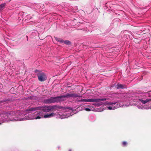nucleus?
Instances as JSON below:
<instances>
[{"mask_svg": "<svg viewBox=\"0 0 151 151\" xmlns=\"http://www.w3.org/2000/svg\"><path fill=\"white\" fill-rule=\"evenodd\" d=\"M14 118H12L11 116H9L11 118V119L14 121H25L28 120L35 119L34 113L29 114L28 115L24 116L26 114L24 113H22L19 111H13L12 114Z\"/></svg>", "mask_w": 151, "mask_h": 151, "instance_id": "f257e3e1", "label": "nucleus"}, {"mask_svg": "<svg viewBox=\"0 0 151 151\" xmlns=\"http://www.w3.org/2000/svg\"><path fill=\"white\" fill-rule=\"evenodd\" d=\"M78 97L79 99L82 98V96L76 93H67L65 95L58 96L52 97L49 99H46L44 102L47 104H50L56 102H59L64 101L65 98Z\"/></svg>", "mask_w": 151, "mask_h": 151, "instance_id": "f03ea898", "label": "nucleus"}, {"mask_svg": "<svg viewBox=\"0 0 151 151\" xmlns=\"http://www.w3.org/2000/svg\"><path fill=\"white\" fill-rule=\"evenodd\" d=\"M13 111L10 112L9 113H4L3 112H0V125L4 122H8L9 120L14 121L11 119L9 116H11L12 118H14V117L12 114Z\"/></svg>", "mask_w": 151, "mask_h": 151, "instance_id": "7ed1b4c3", "label": "nucleus"}, {"mask_svg": "<svg viewBox=\"0 0 151 151\" xmlns=\"http://www.w3.org/2000/svg\"><path fill=\"white\" fill-rule=\"evenodd\" d=\"M138 101H137L136 105L137 107L139 109H146L145 107L142 105L140 103L143 104H145L148 103L151 101V99L150 98H147L146 97H143L141 99H139Z\"/></svg>", "mask_w": 151, "mask_h": 151, "instance_id": "20e7f679", "label": "nucleus"}, {"mask_svg": "<svg viewBox=\"0 0 151 151\" xmlns=\"http://www.w3.org/2000/svg\"><path fill=\"white\" fill-rule=\"evenodd\" d=\"M107 104L109 105V106L107 107V108L109 110H113L116 109L119 107L123 106L124 104L119 102L112 103L109 102L106 103Z\"/></svg>", "mask_w": 151, "mask_h": 151, "instance_id": "39448f33", "label": "nucleus"}, {"mask_svg": "<svg viewBox=\"0 0 151 151\" xmlns=\"http://www.w3.org/2000/svg\"><path fill=\"white\" fill-rule=\"evenodd\" d=\"M66 114L65 113L62 116H60L59 115V116H58V114L55 113H52L49 114H46L44 115V116H43V117H44V118H47L56 116L57 118H59L60 119H63L67 118L70 116V115L67 116L66 115Z\"/></svg>", "mask_w": 151, "mask_h": 151, "instance_id": "423d86ee", "label": "nucleus"}, {"mask_svg": "<svg viewBox=\"0 0 151 151\" xmlns=\"http://www.w3.org/2000/svg\"><path fill=\"white\" fill-rule=\"evenodd\" d=\"M107 99L106 98H103L101 99H78L76 100L79 102H99L101 101H105Z\"/></svg>", "mask_w": 151, "mask_h": 151, "instance_id": "0eeeda50", "label": "nucleus"}, {"mask_svg": "<svg viewBox=\"0 0 151 151\" xmlns=\"http://www.w3.org/2000/svg\"><path fill=\"white\" fill-rule=\"evenodd\" d=\"M39 108L38 107H29L27 108L26 110L23 112H21L22 113H24L25 114H27L30 113L33 111L39 110Z\"/></svg>", "mask_w": 151, "mask_h": 151, "instance_id": "6e6552de", "label": "nucleus"}, {"mask_svg": "<svg viewBox=\"0 0 151 151\" xmlns=\"http://www.w3.org/2000/svg\"><path fill=\"white\" fill-rule=\"evenodd\" d=\"M55 106H44L38 107L39 108V110H42L44 112H48L51 109H53V107Z\"/></svg>", "mask_w": 151, "mask_h": 151, "instance_id": "1a4fd4ad", "label": "nucleus"}, {"mask_svg": "<svg viewBox=\"0 0 151 151\" xmlns=\"http://www.w3.org/2000/svg\"><path fill=\"white\" fill-rule=\"evenodd\" d=\"M37 76L39 81H43L47 78L45 74L43 72H40L37 74Z\"/></svg>", "mask_w": 151, "mask_h": 151, "instance_id": "9d476101", "label": "nucleus"}, {"mask_svg": "<svg viewBox=\"0 0 151 151\" xmlns=\"http://www.w3.org/2000/svg\"><path fill=\"white\" fill-rule=\"evenodd\" d=\"M35 119H39L43 117L42 113L40 111H36L34 113Z\"/></svg>", "mask_w": 151, "mask_h": 151, "instance_id": "9b49d317", "label": "nucleus"}, {"mask_svg": "<svg viewBox=\"0 0 151 151\" xmlns=\"http://www.w3.org/2000/svg\"><path fill=\"white\" fill-rule=\"evenodd\" d=\"M115 88L116 89L124 88H125V86L122 84H118L116 85Z\"/></svg>", "mask_w": 151, "mask_h": 151, "instance_id": "f8f14e48", "label": "nucleus"}, {"mask_svg": "<svg viewBox=\"0 0 151 151\" xmlns=\"http://www.w3.org/2000/svg\"><path fill=\"white\" fill-rule=\"evenodd\" d=\"M5 4H3L0 5V8H2L3 9L4 7L5 6Z\"/></svg>", "mask_w": 151, "mask_h": 151, "instance_id": "ddd939ff", "label": "nucleus"}, {"mask_svg": "<svg viewBox=\"0 0 151 151\" xmlns=\"http://www.w3.org/2000/svg\"><path fill=\"white\" fill-rule=\"evenodd\" d=\"M64 43L68 45L70 44V42L68 40H66L65 41Z\"/></svg>", "mask_w": 151, "mask_h": 151, "instance_id": "4468645a", "label": "nucleus"}, {"mask_svg": "<svg viewBox=\"0 0 151 151\" xmlns=\"http://www.w3.org/2000/svg\"><path fill=\"white\" fill-rule=\"evenodd\" d=\"M127 142H122V145H123V146H127Z\"/></svg>", "mask_w": 151, "mask_h": 151, "instance_id": "2eb2a0df", "label": "nucleus"}, {"mask_svg": "<svg viewBox=\"0 0 151 151\" xmlns=\"http://www.w3.org/2000/svg\"><path fill=\"white\" fill-rule=\"evenodd\" d=\"M84 110L88 111H91V109H90L88 108H85L84 109Z\"/></svg>", "mask_w": 151, "mask_h": 151, "instance_id": "dca6fc26", "label": "nucleus"}, {"mask_svg": "<svg viewBox=\"0 0 151 151\" xmlns=\"http://www.w3.org/2000/svg\"><path fill=\"white\" fill-rule=\"evenodd\" d=\"M55 40L57 41H59V42H61V41H60L59 40V39L57 37H55Z\"/></svg>", "mask_w": 151, "mask_h": 151, "instance_id": "f3484780", "label": "nucleus"}, {"mask_svg": "<svg viewBox=\"0 0 151 151\" xmlns=\"http://www.w3.org/2000/svg\"><path fill=\"white\" fill-rule=\"evenodd\" d=\"M130 105V104H125L124 105V106H129V105Z\"/></svg>", "mask_w": 151, "mask_h": 151, "instance_id": "a211bd4d", "label": "nucleus"}, {"mask_svg": "<svg viewBox=\"0 0 151 151\" xmlns=\"http://www.w3.org/2000/svg\"><path fill=\"white\" fill-rule=\"evenodd\" d=\"M70 109V110H71V109H70V108L66 107L65 109Z\"/></svg>", "mask_w": 151, "mask_h": 151, "instance_id": "6ab92c4d", "label": "nucleus"}, {"mask_svg": "<svg viewBox=\"0 0 151 151\" xmlns=\"http://www.w3.org/2000/svg\"><path fill=\"white\" fill-rule=\"evenodd\" d=\"M3 9L2 8H0V12L1 11L3 10Z\"/></svg>", "mask_w": 151, "mask_h": 151, "instance_id": "aec40b11", "label": "nucleus"}, {"mask_svg": "<svg viewBox=\"0 0 151 151\" xmlns=\"http://www.w3.org/2000/svg\"><path fill=\"white\" fill-rule=\"evenodd\" d=\"M69 151H71V150H69Z\"/></svg>", "mask_w": 151, "mask_h": 151, "instance_id": "412c9836", "label": "nucleus"}]
</instances>
